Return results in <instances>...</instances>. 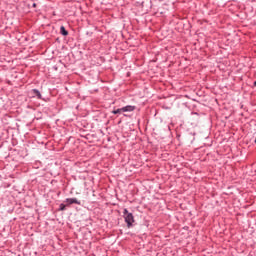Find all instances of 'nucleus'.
<instances>
[{
    "instance_id": "obj_1",
    "label": "nucleus",
    "mask_w": 256,
    "mask_h": 256,
    "mask_svg": "<svg viewBox=\"0 0 256 256\" xmlns=\"http://www.w3.org/2000/svg\"><path fill=\"white\" fill-rule=\"evenodd\" d=\"M123 218L127 225L128 229H131L133 227V223H135V216H133V213L129 212L127 208L123 209Z\"/></svg>"
},
{
    "instance_id": "obj_7",
    "label": "nucleus",
    "mask_w": 256,
    "mask_h": 256,
    "mask_svg": "<svg viewBox=\"0 0 256 256\" xmlns=\"http://www.w3.org/2000/svg\"><path fill=\"white\" fill-rule=\"evenodd\" d=\"M112 113H113L114 115H117V114H119V113H123V110H122V108H118V109L112 111Z\"/></svg>"
},
{
    "instance_id": "obj_6",
    "label": "nucleus",
    "mask_w": 256,
    "mask_h": 256,
    "mask_svg": "<svg viewBox=\"0 0 256 256\" xmlns=\"http://www.w3.org/2000/svg\"><path fill=\"white\" fill-rule=\"evenodd\" d=\"M66 209H67V206H66L65 204L61 203V204L59 205L58 211H65Z\"/></svg>"
},
{
    "instance_id": "obj_8",
    "label": "nucleus",
    "mask_w": 256,
    "mask_h": 256,
    "mask_svg": "<svg viewBox=\"0 0 256 256\" xmlns=\"http://www.w3.org/2000/svg\"><path fill=\"white\" fill-rule=\"evenodd\" d=\"M32 7H37V4H36V3H33Z\"/></svg>"
},
{
    "instance_id": "obj_3",
    "label": "nucleus",
    "mask_w": 256,
    "mask_h": 256,
    "mask_svg": "<svg viewBox=\"0 0 256 256\" xmlns=\"http://www.w3.org/2000/svg\"><path fill=\"white\" fill-rule=\"evenodd\" d=\"M30 93L32 97H37V99H43V95H41V92L35 88L32 89Z\"/></svg>"
},
{
    "instance_id": "obj_5",
    "label": "nucleus",
    "mask_w": 256,
    "mask_h": 256,
    "mask_svg": "<svg viewBox=\"0 0 256 256\" xmlns=\"http://www.w3.org/2000/svg\"><path fill=\"white\" fill-rule=\"evenodd\" d=\"M60 33H61V35H63V37H67V35H69V31H67V29H65V26L60 27Z\"/></svg>"
},
{
    "instance_id": "obj_4",
    "label": "nucleus",
    "mask_w": 256,
    "mask_h": 256,
    "mask_svg": "<svg viewBox=\"0 0 256 256\" xmlns=\"http://www.w3.org/2000/svg\"><path fill=\"white\" fill-rule=\"evenodd\" d=\"M131 111H135V106L127 105L122 107V113H131Z\"/></svg>"
},
{
    "instance_id": "obj_2",
    "label": "nucleus",
    "mask_w": 256,
    "mask_h": 256,
    "mask_svg": "<svg viewBox=\"0 0 256 256\" xmlns=\"http://www.w3.org/2000/svg\"><path fill=\"white\" fill-rule=\"evenodd\" d=\"M65 203H67V205H81V201L77 198H66Z\"/></svg>"
}]
</instances>
